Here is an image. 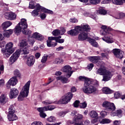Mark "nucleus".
Instances as JSON below:
<instances>
[{
	"label": "nucleus",
	"mask_w": 125,
	"mask_h": 125,
	"mask_svg": "<svg viewBox=\"0 0 125 125\" xmlns=\"http://www.w3.org/2000/svg\"><path fill=\"white\" fill-rule=\"evenodd\" d=\"M101 30L100 31L101 35L103 36H107L102 38L103 41L107 42V43H113L114 42V40L113 38L111 37V33L110 31L112 30L111 28H108L107 26L102 25Z\"/></svg>",
	"instance_id": "nucleus-3"
},
{
	"label": "nucleus",
	"mask_w": 125,
	"mask_h": 125,
	"mask_svg": "<svg viewBox=\"0 0 125 125\" xmlns=\"http://www.w3.org/2000/svg\"><path fill=\"white\" fill-rule=\"evenodd\" d=\"M83 115L81 114H77L75 116L74 120V122H79V121H83Z\"/></svg>",
	"instance_id": "nucleus-34"
},
{
	"label": "nucleus",
	"mask_w": 125,
	"mask_h": 125,
	"mask_svg": "<svg viewBox=\"0 0 125 125\" xmlns=\"http://www.w3.org/2000/svg\"><path fill=\"white\" fill-rule=\"evenodd\" d=\"M32 37L34 39H36V40H38V41H43V36L42 35V34L38 33V32H35L33 35Z\"/></svg>",
	"instance_id": "nucleus-21"
},
{
	"label": "nucleus",
	"mask_w": 125,
	"mask_h": 125,
	"mask_svg": "<svg viewBox=\"0 0 125 125\" xmlns=\"http://www.w3.org/2000/svg\"><path fill=\"white\" fill-rule=\"evenodd\" d=\"M35 42V40H34V38H29V43L31 44V45H33Z\"/></svg>",
	"instance_id": "nucleus-60"
},
{
	"label": "nucleus",
	"mask_w": 125,
	"mask_h": 125,
	"mask_svg": "<svg viewBox=\"0 0 125 125\" xmlns=\"http://www.w3.org/2000/svg\"><path fill=\"white\" fill-rule=\"evenodd\" d=\"M13 47V43L10 42L6 44L5 48L1 49V52L3 53V55L6 56L7 58H8L10 56L11 54H12L14 52V50L12 49Z\"/></svg>",
	"instance_id": "nucleus-7"
},
{
	"label": "nucleus",
	"mask_w": 125,
	"mask_h": 125,
	"mask_svg": "<svg viewBox=\"0 0 125 125\" xmlns=\"http://www.w3.org/2000/svg\"><path fill=\"white\" fill-rule=\"evenodd\" d=\"M21 52H22L23 54H29V49L28 47L22 48L21 50Z\"/></svg>",
	"instance_id": "nucleus-44"
},
{
	"label": "nucleus",
	"mask_w": 125,
	"mask_h": 125,
	"mask_svg": "<svg viewBox=\"0 0 125 125\" xmlns=\"http://www.w3.org/2000/svg\"><path fill=\"white\" fill-rule=\"evenodd\" d=\"M14 75L15 77H17L18 78H20L21 77V74L20 73V71L18 69H16L14 71Z\"/></svg>",
	"instance_id": "nucleus-38"
},
{
	"label": "nucleus",
	"mask_w": 125,
	"mask_h": 125,
	"mask_svg": "<svg viewBox=\"0 0 125 125\" xmlns=\"http://www.w3.org/2000/svg\"><path fill=\"white\" fill-rule=\"evenodd\" d=\"M4 17L7 20H15L16 19V14L14 13H6Z\"/></svg>",
	"instance_id": "nucleus-16"
},
{
	"label": "nucleus",
	"mask_w": 125,
	"mask_h": 125,
	"mask_svg": "<svg viewBox=\"0 0 125 125\" xmlns=\"http://www.w3.org/2000/svg\"><path fill=\"white\" fill-rule=\"evenodd\" d=\"M120 97H121V93L119 92H116L114 93V98H116V99H118V98H120Z\"/></svg>",
	"instance_id": "nucleus-54"
},
{
	"label": "nucleus",
	"mask_w": 125,
	"mask_h": 125,
	"mask_svg": "<svg viewBox=\"0 0 125 125\" xmlns=\"http://www.w3.org/2000/svg\"><path fill=\"white\" fill-rule=\"evenodd\" d=\"M42 103L44 104L45 105H48L49 104H52V102L49 100H46L44 102H42Z\"/></svg>",
	"instance_id": "nucleus-61"
},
{
	"label": "nucleus",
	"mask_w": 125,
	"mask_h": 125,
	"mask_svg": "<svg viewBox=\"0 0 125 125\" xmlns=\"http://www.w3.org/2000/svg\"><path fill=\"white\" fill-rule=\"evenodd\" d=\"M102 106L104 108L105 111L111 113L112 117H116V116L118 117V118H122L123 117V110L122 109H118L115 112H113L116 110V105H115L114 103L105 101L103 103Z\"/></svg>",
	"instance_id": "nucleus-2"
},
{
	"label": "nucleus",
	"mask_w": 125,
	"mask_h": 125,
	"mask_svg": "<svg viewBox=\"0 0 125 125\" xmlns=\"http://www.w3.org/2000/svg\"><path fill=\"white\" fill-rule=\"evenodd\" d=\"M20 46L21 48H24L25 47H29L28 46V42L26 39H23L20 42Z\"/></svg>",
	"instance_id": "nucleus-28"
},
{
	"label": "nucleus",
	"mask_w": 125,
	"mask_h": 125,
	"mask_svg": "<svg viewBox=\"0 0 125 125\" xmlns=\"http://www.w3.org/2000/svg\"><path fill=\"white\" fill-rule=\"evenodd\" d=\"M113 53L115 57L119 58V59H122L124 57V54H125L124 51L119 49H114L113 50Z\"/></svg>",
	"instance_id": "nucleus-12"
},
{
	"label": "nucleus",
	"mask_w": 125,
	"mask_h": 125,
	"mask_svg": "<svg viewBox=\"0 0 125 125\" xmlns=\"http://www.w3.org/2000/svg\"><path fill=\"white\" fill-rule=\"evenodd\" d=\"M12 25V22L10 21H6L2 24V27L3 29H6L9 27H10Z\"/></svg>",
	"instance_id": "nucleus-26"
},
{
	"label": "nucleus",
	"mask_w": 125,
	"mask_h": 125,
	"mask_svg": "<svg viewBox=\"0 0 125 125\" xmlns=\"http://www.w3.org/2000/svg\"><path fill=\"white\" fill-rule=\"evenodd\" d=\"M74 125H83V120H80L78 122H75Z\"/></svg>",
	"instance_id": "nucleus-55"
},
{
	"label": "nucleus",
	"mask_w": 125,
	"mask_h": 125,
	"mask_svg": "<svg viewBox=\"0 0 125 125\" xmlns=\"http://www.w3.org/2000/svg\"><path fill=\"white\" fill-rule=\"evenodd\" d=\"M68 78V77L66 78L61 76L57 77V81H61L62 83H68L70 82V80Z\"/></svg>",
	"instance_id": "nucleus-22"
},
{
	"label": "nucleus",
	"mask_w": 125,
	"mask_h": 125,
	"mask_svg": "<svg viewBox=\"0 0 125 125\" xmlns=\"http://www.w3.org/2000/svg\"><path fill=\"white\" fill-rule=\"evenodd\" d=\"M47 122H49V123H53L56 121V118L54 116H50V117L48 118L47 119Z\"/></svg>",
	"instance_id": "nucleus-40"
},
{
	"label": "nucleus",
	"mask_w": 125,
	"mask_h": 125,
	"mask_svg": "<svg viewBox=\"0 0 125 125\" xmlns=\"http://www.w3.org/2000/svg\"><path fill=\"white\" fill-rule=\"evenodd\" d=\"M124 1H125V0H112L113 3H114V4H116L117 5H123V4H124Z\"/></svg>",
	"instance_id": "nucleus-35"
},
{
	"label": "nucleus",
	"mask_w": 125,
	"mask_h": 125,
	"mask_svg": "<svg viewBox=\"0 0 125 125\" xmlns=\"http://www.w3.org/2000/svg\"><path fill=\"white\" fill-rule=\"evenodd\" d=\"M14 30L15 34L17 35V36H18V35H19V34L22 31V29L19 26V24H17Z\"/></svg>",
	"instance_id": "nucleus-29"
},
{
	"label": "nucleus",
	"mask_w": 125,
	"mask_h": 125,
	"mask_svg": "<svg viewBox=\"0 0 125 125\" xmlns=\"http://www.w3.org/2000/svg\"><path fill=\"white\" fill-rule=\"evenodd\" d=\"M111 123V120L110 119H104L102 120V121L101 122V124H110Z\"/></svg>",
	"instance_id": "nucleus-45"
},
{
	"label": "nucleus",
	"mask_w": 125,
	"mask_h": 125,
	"mask_svg": "<svg viewBox=\"0 0 125 125\" xmlns=\"http://www.w3.org/2000/svg\"><path fill=\"white\" fill-rule=\"evenodd\" d=\"M18 94H19V91L16 88H12L10 90L9 97L10 99H13V98H16L17 96H18Z\"/></svg>",
	"instance_id": "nucleus-14"
},
{
	"label": "nucleus",
	"mask_w": 125,
	"mask_h": 125,
	"mask_svg": "<svg viewBox=\"0 0 125 125\" xmlns=\"http://www.w3.org/2000/svg\"><path fill=\"white\" fill-rule=\"evenodd\" d=\"M88 37L87 33L83 32L79 35L78 40L79 41H85V40L87 39Z\"/></svg>",
	"instance_id": "nucleus-19"
},
{
	"label": "nucleus",
	"mask_w": 125,
	"mask_h": 125,
	"mask_svg": "<svg viewBox=\"0 0 125 125\" xmlns=\"http://www.w3.org/2000/svg\"><path fill=\"white\" fill-rule=\"evenodd\" d=\"M52 34L53 36H59V35H61V32L58 29H55L52 32Z\"/></svg>",
	"instance_id": "nucleus-41"
},
{
	"label": "nucleus",
	"mask_w": 125,
	"mask_h": 125,
	"mask_svg": "<svg viewBox=\"0 0 125 125\" xmlns=\"http://www.w3.org/2000/svg\"><path fill=\"white\" fill-rule=\"evenodd\" d=\"M85 31L86 32H88L90 31V26L88 24H83L81 25V26H77L74 29H71L70 31H67L68 35H70V36H77L79 34L80 31Z\"/></svg>",
	"instance_id": "nucleus-5"
},
{
	"label": "nucleus",
	"mask_w": 125,
	"mask_h": 125,
	"mask_svg": "<svg viewBox=\"0 0 125 125\" xmlns=\"http://www.w3.org/2000/svg\"><path fill=\"white\" fill-rule=\"evenodd\" d=\"M69 21L72 23H77L78 20L76 19V18H72L70 19Z\"/></svg>",
	"instance_id": "nucleus-63"
},
{
	"label": "nucleus",
	"mask_w": 125,
	"mask_h": 125,
	"mask_svg": "<svg viewBox=\"0 0 125 125\" xmlns=\"http://www.w3.org/2000/svg\"><path fill=\"white\" fill-rule=\"evenodd\" d=\"M38 4H37L36 5H35V3L34 2V1H31L29 2V8H30L31 9H34V8H36L35 10L36 12L38 11V7H37V5Z\"/></svg>",
	"instance_id": "nucleus-31"
},
{
	"label": "nucleus",
	"mask_w": 125,
	"mask_h": 125,
	"mask_svg": "<svg viewBox=\"0 0 125 125\" xmlns=\"http://www.w3.org/2000/svg\"><path fill=\"white\" fill-rule=\"evenodd\" d=\"M4 40V35L2 34V32L0 31V42Z\"/></svg>",
	"instance_id": "nucleus-62"
},
{
	"label": "nucleus",
	"mask_w": 125,
	"mask_h": 125,
	"mask_svg": "<svg viewBox=\"0 0 125 125\" xmlns=\"http://www.w3.org/2000/svg\"><path fill=\"white\" fill-rule=\"evenodd\" d=\"M90 3L95 5L96 4H99V3L101 2V0H89Z\"/></svg>",
	"instance_id": "nucleus-37"
},
{
	"label": "nucleus",
	"mask_w": 125,
	"mask_h": 125,
	"mask_svg": "<svg viewBox=\"0 0 125 125\" xmlns=\"http://www.w3.org/2000/svg\"><path fill=\"white\" fill-rule=\"evenodd\" d=\"M102 91L104 94H111L113 91L108 87H104L102 88Z\"/></svg>",
	"instance_id": "nucleus-25"
},
{
	"label": "nucleus",
	"mask_w": 125,
	"mask_h": 125,
	"mask_svg": "<svg viewBox=\"0 0 125 125\" xmlns=\"http://www.w3.org/2000/svg\"><path fill=\"white\" fill-rule=\"evenodd\" d=\"M22 33L24 34V35H27L28 36H30V35L32 34V31H31V30L29 29H27L26 30V29H24L22 30Z\"/></svg>",
	"instance_id": "nucleus-42"
},
{
	"label": "nucleus",
	"mask_w": 125,
	"mask_h": 125,
	"mask_svg": "<svg viewBox=\"0 0 125 125\" xmlns=\"http://www.w3.org/2000/svg\"><path fill=\"white\" fill-rule=\"evenodd\" d=\"M20 50H17L10 58V62H11V63H14V62H15V61H16V60L18 59L19 55H20Z\"/></svg>",
	"instance_id": "nucleus-13"
},
{
	"label": "nucleus",
	"mask_w": 125,
	"mask_h": 125,
	"mask_svg": "<svg viewBox=\"0 0 125 125\" xmlns=\"http://www.w3.org/2000/svg\"><path fill=\"white\" fill-rule=\"evenodd\" d=\"M37 11L36 12V11L33 10L31 14L32 16H34V17L38 16V15H39V12H40V11H42L43 12H45L46 13H49V14H53V12L52 11L45 9L44 7L41 6L40 4H38L37 5Z\"/></svg>",
	"instance_id": "nucleus-8"
},
{
	"label": "nucleus",
	"mask_w": 125,
	"mask_h": 125,
	"mask_svg": "<svg viewBox=\"0 0 125 125\" xmlns=\"http://www.w3.org/2000/svg\"><path fill=\"white\" fill-rule=\"evenodd\" d=\"M30 83L31 81H28L25 84L24 86L22 87V90L18 97V100L19 101H22L24 100V98L28 97V95H29V89H30Z\"/></svg>",
	"instance_id": "nucleus-6"
},
{
	"label": "nucleus",
	"mask_w": 125,
	"mask_h": 125,
	"mask_svg": "<svg viewBox=\"0 0 125 125\" xmlns=\"http://www.w3.org/2000/svg\"><path fill=\"white\" fill-rule=\"evenodd\" d=\"M8 120L10 121H16L18 117L13 112H8V114L7 115Z\"/></svg>",
	"instance_id": "nucleus-18"
},
{
	"label": "nucleus",
	"mask_w": 125,
	"mask_h": 125,
	"mask_svg": "<svg viewBox=\"0 0 125 125\" xmlns=\"http://www.w3.org/2000/svg\"><path fill=\"white\" fill-rule=\"evenodd\" d=\"M121 121L115 120L114 121L113 124L114 125H121Z\"/></svg>",
	"instance_id": "nucleus-64"
},
{
	"label": "nucleus",
	"mask_w": 125,
	"mask_h": 125,
	"mask_svg": "<svg viewBox=\"0 0 125 125\" xmlns=\"http://www.w3.org/2000/svg\"><path fill=\"white\" fill-rule=\"evenodd\" d=\"M79 79L81 81H84V86L83 88V90L84 93H85L86 94L96 93L97 88L94 86L95 85V83L97 84V81H96V80L92 81L83 76H80Z\"/></svg>",
	"instance_id": "nucleus-1"
},
{
	"label": "nucleus",
	"mask_w": 125,
	"mask_h": 125,
	"mask_svg": "<svg viewBox=\"0 0 125 125\" xmlns=\"http://www.w3.org/2000/svg\"><path fill=\"white\" fill-rule=\"evenodd\" d=\"M89 116L91 118H92V119H96L98 117V113L94 110H92L89 113Z\"/></svg>",
	"instance_id": "nucleus-32"
},
{
	"label": "nucleus",
	"mask_w": 125,
	"mask_h": 125,
	"mask_svg": "<svg viewBox=\"0 0 125 125\" xmlns=\"http://www.w3.org/2000/svg\"><path fill=\"white\" fill-rule=\"evenodd\" d=\"M101 115L103 118H105L107 116V112L105 111H103L100 113Z\"/></svg>",
	"instance_id": "nucleus-59"
},
{
	"label": "nucleus",
	"mask_w": 125,
	"mask_h": 125,
	"mask_svg": "<svg viewBox=\"0 0 125 125\" xmlns=\"http://www.w3.org/2000/svg\"><path fill=\"white\" fill-rule=\"evenodd\" d=\"M0 70L1 71L2 73L4 71V66L3 65V62L0 61Z\"/></svg>",
	"instance_id": "nucleus-48"
},
{
	"label": "nucleus",
	"mask_w": 125,
	"mask_h": 125,
	"mask_svg": "<svg viewBox=\"0 0 125 125\" xmlns=\"http://www.w3.org/2000/svg\"><path fill=\"white\" fill-rule=\"evenodd\" d=\"M35 57L33 56H30L29 57L27 58L26 61V64L29 67H32L35 63Z\"/></svg>",
	"instance_id": "nucleus-17"
},
{
	"label": "nucleus",
	"mask_w": 125,
	"mask_h": 125,
	"mask_svg": "<svg viewBox=\"0 0 125 125\" xmlns=\"http://www.w3.org/2000/svg\"><path fill=\"white\" fill-rule=\"evenodd\" d=\"M60 32H61V35H64L65 33L66 32V29L64 28V27H60Z\"/></svg>",
	"instance_id": "nucleus-57"
},
{
	"label": "nucleus",
	"mask_w": 125,
	"mask_h": 125,
	"mask_svg": "<svg viewBox=\"0 0 125 125\" xmlns=\"http://www.w3.org/2000/svg\"><path fill=\"white\" fill-rule=\"evenodd\" d=\"M96 73L97 75L103 76L102 82H108L113 77L112 72L104 67H100L96 71Z\"/></svg>",
	"instance_id": "nucleus-4"
},
{
	"label": "nucleus",
	"mask_w": 125,
	"mask_h": 125,
	"mask_svg": "<svg viewBox=\"0 0 125 125\" xmlns=\"http://www.w3.org/2000/svg\"><path fill=\"white\" fill-rule=\"evenodd\" d=\"M47 56H43L41 60L42 63H45L47 61Z\"/></svg>",
	"instance_id": "nucleus-50"
},
{
	"label": "nucleus",
	"mask_w": 125,
	"mask_h": 125,
	"mask_svg": "<svg viewBox=\"0 0 125 125\" xmlns=\"http://www.w3.org/2000/svg\"><path fill=\"white\" fill-rule=\"evenodd\" d=\"M5 84V81H4V79H0V87H2Z\"/></svg>",
	"instance_id": "nucleus-52"
},
{
	"label": "nucleus",
	"mask_w": 125,
	"mask_h": 125,
	"mask_svg": "<svg viewBox=\"0 0 125 125\" xmlns=\"http://www.w3.org/2000/svg\"><path fill=\"white\" fill-rule=\"evenodd\" d=\"M73 98V93L71 92H69L65 94L64 96H62V99L60 100L61 104H67L71 101V100Z\"/></svg>",
	"instance_id": "nucleus-9"
},
{
	"label": "nucleus",
	"mask_w": 125,
	"mask_h": 125,
	"mask_svg": "<svg viewBox=\"0 0 125 125\" xmlns=\"http://www.w3.org/2000/svg\"><path fill=\"white\" fill-rule=\"evenodd\" d=\"M88 42L92 46H94V47H98V43H97L95 40L93 39H90Z\"/></svg>",
	"instance_id": "nucleus-36"
},
{
	"label": "nucleus",
	"mask_w": 125,
	"mask_h": 125,
	"mask_svg": "<svg viewBox=\"0 0 125 125\" xmlns=\"http://www.w3.org/2000/svg\"><path fill=\"white\" fill-rule=\"evenodd\" d=\"M73 106L75 108H78L79 106H80V101H75V102L73 104Z\"/></svg>",
	"instance_id": "nucleus-51"
},
{
	"label": "nucleus",
	"mask_w": 125,
	"mask_h": 125,
	"mask_svg": "<svg viewBox=\"0 0 125 125\" xmlns=\"http://www.w3.org/2000/svg\"><path fill=\"white\" fill-rule=\"evenodd\" d=\"M55 109V106L53 105H50L48 106L43 107V108H39V110H43V111H52Z\"/></svg>",
	"instance_id": "nucleus-30"
},
{
	"label": "nucleus",
	"mask_w": 125,
	"mask_h": 125,
	"mask_svg": "<svg viewBox=\"0 0 125 125\" xmlns=\"http://www.w3.org/2000/svg\"><path fill=\"white\" fill-rule=\"evenodd\" d=\"M8 82L9 84H11L12 86H14V85H16V84H17L18 80H17L16 77H13L11 78Z\"/></svg>",
	"instance_id": "nucleus-23"
},
{
	"label": "nucleus",
	"mask_w": 125,
	"mask_h": 125,
	"mask_svg": "<svg viewBox=\"0 0 125 125\" xmlns=\"http://www.w3.org/2000/svg\"><path fill=\"white\" fill-rule=\"evenodd\" d=\"M88 59L92 62V63H97L99 60H101V58L99 56H92V57H88Z\"/></svg>",
	"instance_id": "nucleus-20"
},
{
	"label": "nucleus",
	"mask_w": 125,
	"mask_h": 125,
	"mask_svg": "<svg viewBox=\"0 0 125 125\" xmlns=\"http://www.w3.org/2000/svg\"><path fill=\"white\" fill-rule=\"evenodd\" d=\"M94 67L93 63H90L87 65V68L88 70H92V68Z\"/></svg>",
	"instance_id": "nucleus-58"
},
{
	"label": "nucleus",
	"mask_w": 125,
	"mask_h": 125,
	"mask_svg": "<svg viewBox=\"0 0 125 125\" xmlns=\"http://www.w3.org/2000/svg\"><path fill=\"white\" fill-rule=\"evenodd\" d=\"M57 38L56 37H48V40L47 41V45L48 47H55L57 45Z\"/></svg>",
	"instance_id": "nucleus-10"
},
{
	"label": "nucleus",
	"mask_w": 125,
	"mask_h": 125,
	"mask_svg": "<svg viewBox=\"0 0 125 125\" xmlns=\"http://www.w3.org/2000/svg\"><path fill=\"white\" fill-rule=\"evenodd\" d=\"M64 62L62 58H57L55 60V64H62Z\"/></svg>",
	"instance_id": "nucleus-39"
},
{
	"label": "nucleus",
	"mask_w": 125,
	"mask_h": 125,
	"mask_svg": "<svg viewBox=\"0 0 125 125\" xmlns=\"http://www.w3.org/2000/svg\"><path fill=\"white\" fill-rule=\"evenodd\" d=\"M118 15V17H115L116 19H122L125 17V14L124 13H120Z\"/></svg>",
	"instance_id": "nucleus-47"
},
{
	"label": "nucleus",
	"mask_w": 125,
	"mask_h": 125,
	"mask_svg": "<svg viewBox=\"0 0 125 125\" xmlns=\"http://www.w3.org/2000/svg\"><path fill=\"white\" fill-rule=\"evenodd\" d=\"M31 125H43V124L40 121H35L32 123Z\"/></svg>",
	"instance_id": "nucleus-53"
},
{
	"label": "nucleus",
	"mask_w": 125,
	"mask_h": 125,
	"mask_svg": "<svg viewBox=\"0 0 125 125\" xmlns=\"http://www.w3.org/2000/svg\"><path fill=\"white\" fill-rule=\"evenodd\" d=\"M79 106L80 108H82V109H84L85 108H86V106H87V104L86 103V102H84L80 104Z\"/></svg>",
	"instance_id": "nucleus-43"
},
{
	"label": "nucleus",
	"mask_w": 125,
	"mask_h": 125,
	"mask_svg": "<svg viewBox=\"0 0 125 125\" xmlns=\"http://www.w3.org/2000/svg\"><path fill=\"white\" fill-rule=\"evenodd\" d=\"M99 12L100 14L105 15L107 13V11L104 9H100Z\"/></svg>",
	"instance_id": "nucleus-56"
},
{
	"label": "nucleus",
	"mask_w": 125,
	"mask_h": 125,
	"mask_svg": "<svg viewBox=\"0 0 125 125\" xmlns=\"http://www.w3.org/2000/svg\"><path fill=\"white\" fill-rule=\"evenodd\" d=\"M67 114V112L66 111H62L58 114L59 117H61V118H63Z\"/></svg>",
	"instance_id": "nucleus-49"
},
{
	"label": "nucleus",
	"mask_w": 125,
	"mask_h": 125,
	"mask_svg": "<svg viewBox=\"0 0 125 125\" xmlns=\"http://www.w3.org/2000/svg\"><path fill=\"white\" fill-rule=\"evenodd\" d=\"M18 24L20 27H21L22 30H26V29L28 28V23H27V20L25 19H21V22H20Z\"/></svg>",
	"instance_id": "nucleus-15"
},
{
	"label": "nucleus",
	"mask_w": 125,
	"mask_h": 125,
	"mask_svg": "<svg viewBox=\"0 0 125 125\" xmlns=\"http://www.w3.org/2000/svg\"><path fill=\"white\" fill-rule=\"evenodd\" d=\"M9 112L11 113H15V108L14 107V105H11L9 107Z\"/></svg>",
	"instance_id": "nucleus-46"
},
{
	"label": "nucleus",
	"mask_w": 125,
	"mask_h": 125,
	"mask_svg": "<svg viewBox=\"0 0 125 125\" xmlns=\"http://www.w3.org/2000/svg\"><path fill=\"white\" fill-rule=\"evenodd\" d=\"M62 71L63 73H66L65 76L67 78H70L73 72V71H72V67L69 65H65L62 68Z\"/></svg>",
	"instance_id": "nucleus-11"
},
{
	"label": "nucleus",
	"mask_w": 125,
	"mask_h": 125,
	"mask_svg": "<svg viewBox=\"0 0 125 125\" xmlns=\"http://www.w3.org/2000/svg\"><path fill=\"white\" fill-rule=\"evenodd\" d=\"M13 33V30L12 29L6 30L3 32L4 37H5L6 38H9L10 35H12Z\"/></svg>",
	"instance_id": "nucleus-27"
},
{
	"label": "nucleus",
	"mask_w": 125,
	"mask_h": 125,
	"mask_svg": "<svg viewBox=\"0 0 125 125\" xmlns=\"http://www.w3.org/2000/svg\"><path fill=\"white\" fill-rule=\"evenodd\" d=\"M41 108H43V107H39L38 108H37V111H38V112H40V117H41V118H44L46 116V114L45 113H44V112H45L46 110H43L42 109H39Z\"/></svg>",
	"instance_id": "nucleus-33"
},
{
	"label": "nucleus",
	"mask_w": 125,
	"mask_h": 125,
	"mask_svg": "<svg viewBox=\"0 0 125 125\" xmlns=\"http://www.w3.org/2000/svg\"><path fill=\"white\" fill-rule=\"evenodd\" d=\"M8 101V98L5 94H2L0 97V103L2 104H5Z\"/></svg>",
	"instance_id": "nucleus-24"
}]
</instances>
